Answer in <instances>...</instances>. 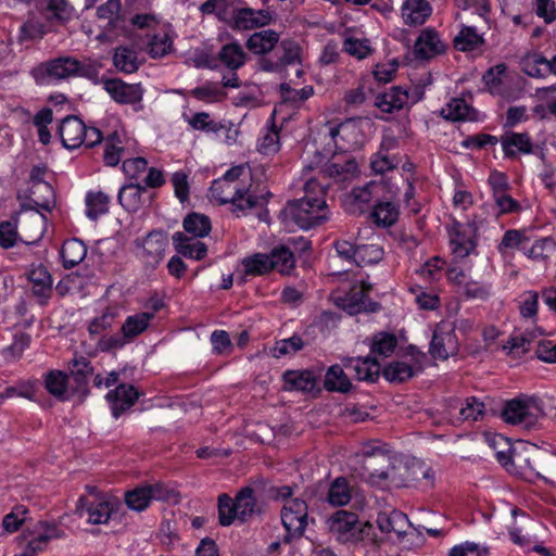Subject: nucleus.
<instances>
[{
    "mask_svg": "<svg viewBox=\"0 0 556 556\" xmlns=\"http://www.w3.org/2000/svg\"><path fill=\"white\" fill-rule=\"evenodd\" d=\"M110 198L103 192L88 193L86 198L87 216L90 219H97L100 215L105 214L109 210Z\"/></svg>",
    "mask_w": 556,
    "mask_h": 556,
    "instance_id": "obj_48",
    "label": "nucleus"
},
{
    "mask_svg": "<svg viewBox=\"0 0 556 556\" xmlns=\"http://www.w3.org/2000/svg\"><path fill=\"white\" fill-rule=\"evenodd\" d=\"M152 319L153 313L142 312L128 316L122 326V332L128 341L132 340L148 328Z\"/></svg>",
    "mask_w": 556,
    "mask_h": 556,
    "instance_id": "obj_36",
    "label": "nucleus"
},
{
    "mask_svg": "<svg viewBox=\"0 0 556 556\" xmlns=\"http://www.w3.org/2000/svg\"><path fill=\"white\" fill-rule=\"evenodd\" d=\"M139 397V392L131 384H119L115 390L106 394L111 403L113 416L118 418L125 410L130 408Z\"/></svg>",
    "mask_w": 556,
    "mask_h": 556,
    "instance_id": "obj_16",
    "label": "nucleus"
},
{
    "mask_svg": "<svg viewBox=\"0 0 556 556\" xmlns=\"http://www.w3.org/2000/svg\"><path fill=\"white\" fill-rule=\"evenodd\" d=\"M258 513L254 490L250 486L242 488L235 498L226 493L218 496V521L223 527L230 526L236 519L244 522Z\"/></svg>",
    "mask_w": 556,
    "mask_h": 556,
    "instance_id": "obj_2",
    "label": "nucleus"
},
{
    "mask_svg": "<svg viewBox=\"0 0 556 556\" xmlns=\"http://www.w3.org/2000/svg\"><path fill=\"white\" fill-rule=\"evenodd\" d=\"M484 42L475 27L463 26L458 35L454 38V47L459 51H472Z\"/></svg>",
    "mask_w": 556,
    "mask_h": 556,
    "instance_id": "obj_39",
    "label": "nucleus"
},
{
    "mask_svg": "<svg viewBox=\"0 0 556 556\" xmlns=\"http://www.w3.org/2000/svg\"><path fill=\"white\" fill-rule=\"evenodd\" d=\"M287 390L311 392L316 387V377L311 370H288L283 374Z\"/></svg>",
    "mask_w": 556,
    "mask_h": 556,
    "instance_id": "obj_26",
    "label": "nucleus"
},
{
    "mask_svg": "<svg viewBox=\"0 0 556 556\" xmlns=\"http://www.w3.org/2000/svg\"><path fill=\"white\" fill-rule=\"evenodd\" d=\"M281 522L287 531L286 542L300 538L307 526V505L300 498L285 502L281 508Z\"/></svg>",
    "mask_w": 556,
    "mask_h": 556,
    "instance_id": "obj_8",
    "label": "nucleus"
},
{
    "mask_svg": "<svg viewBox=\"0 0 556 556\" xmlns=\"http://www.w3.org/2000/svg\"><path fill=\"white\" fill-rule=\"evenodd\" d=\"M242 265L247 275H265L273 270L270 256L265 253H255L252 256L245 257L242 261Z\"/></svg>",
    "mask_w": 556,
    "mask_h": 556,
    "instance_id": "obj_44",
    "label": "nucleus"
},
{
    "mask_svg": "<svg viewBox=\"0 0 556 556\" xmlns=\"http://www.w3.org/2000/svg\"><path fill=\"white\" fill-rule=\"evenodd\" d=\"M173 47V41L166 33L154 34L149 43L148 52L152 58H162L169 53Z\"/></svg>",
    "mask_w": 556,
    "mask_h": 556,
    "instance_id": "obj_55",
    "label": "nucleus"
},
{
    "mask_svg": "<svg viewBox=\"0 0 556 556\" xmlns=\"http://www.w3.org/2000/svg\"><path fill=\"white\" fill-rule=\"evenodd\" d=\"M489 447L494 452L496 459L507 466V459L513 448L509 440L502 434H488L485 437Z\"/></svg>",
    "mask_w": 556,
    "mask_h": 556,
    "instance_id": "obj_45",
    "label": "nucleus"
},
{
    "mask_svg": "<svg viewBox=\"0 0 556 556\" xmlns=\"http://www.w3.org/2000/svg\"><path fill=\"white\" fill-rule=\"evenodd\" d=\"M543 416L542 402L534 396L510 400L502 410V417L506 424L527 431L535 429Z\"/></svg>",
    "mask_w": 556,
    "mask_h": 556,
    "instance_id": "obj_3",
    "label": "nucleus"
},
{
    "mask_svg": "<svg viewBox=\"0 0 556 556\" xmlns=\"http://www.w3.org/2000/svg\"><path fill=\"white\" fill-rule=\"evenodd\" d=\"M279 218L286 227L298 226L307 230L328 219L327 203L324 198L311 197L289 201Z\"/></svg>",
    "mask_w": 556,
    "mask_h": 556,
    "instance_id": "obj_1",
    "label": "nucleus"
},
{
    "mask_svg": "<svg viewBox=\"0 0 556 556\" xmlns=\"http://www.w3.org/2000/svg\"><path fill=\"white\" fill-rule=\"evenodd\" d=\"M231 27L238 30L254 29V9L242 8L233 10Z\"/></svg>",
    "mask_w": 556,
    "mask_h": 556,
    "instance_id": "obj_61",
    "label": "nucleus"
},
{
    "mask_svg": "<svg viewBox=\"0 0 556 556\" xmlns=\"http://www.w3.org/2000/svg\"><path fill=\"white\" fill-rule=\"evenodd\" d=\"M104 90L119 104H137L142 101L143 89L139 84H126L119 78L102 80Z\"/></svg>",
    "mask_w": 556,
    "mask_h": 556,
    "instance_id": "obj_12",
    "label": "nucleus"
},
{
    "mask_svg": "<svg viewBox=\"0 0 556 556\" xmlns=\"http://www.w3.org/2000/svg\"><path fill=\"white\" fill-rule=\"evenodd\" d=\"M324 387L328 391L346 393L350 391L352 383L340 365H332L326 372Z\"/></svg>",
    "mask_w": 556,
    "mask_h": 556,
    "instance_id": "obj_34",
    "label": "nucleus"
},
{
    "mask_svg": "<svg viewBox=\"0 0 556 556\" xmlns=\"http://www.w3.org/2000/svg\"><path fill=\"white\" fill-rule=\"evenodd\" d=\"M343 305L350 315H356L361 312H377L380 307L377 302L369 299L364 286L351 290L346 294Z\"/></svg>",
    "mask_w": 556,
    "mask_h": 556,
    "instance_id": "obj_23",
    "label": "nucleus"
},
{
    "mask_svg": "<svg viewBox=\"0 0 556 556\" xmlns=\"http://www.w3.org/2000/svg\"><path fill=\"white\" fill-rule=\"evenodd\" d=\"M389 479V484L400 486H410L422 484L424 488L433 485V471L420 463L405 464L403 462H393L390 471H380Z\"/></svg>",
    "mask_w": 556,
    "mask_h": 556,
    "instance_id": "obj_6",
    "label": "nucleus"
},
{
    "mask_svg": "<svg viewBox=\"0 0 556 556\" xmlns=\"http://www.w3.org/2000/svg\"><path fill=\"white\" fill-rule=\"evenodd\" d=\"M146 187L139 184H129L121 188L118 192V202L128 212H137L143 204V194Z\"/></svg>",
    "mask_w": 556,
    "mask_h": 556,
    "instance_id": "obj_27",
    "label": "nucleus"
},
{
    "mask_svg": "<svg viewBox=\"0 0 556 556\" xmlns=\"http://www.w3.org/2000/svg\"><path fill=\"white\" fill-rule=\"evenodd\" d=\"M544 457L545 453L536 445L520 442L516 446H513L507 459V466L505 467L528 480L542 478Z\"/></svg>",
    "mask_w": 556,
    "mask_h": 556,
    "instance_id": "obj_4",
    "label": "nucleus"
},
{
    "mask_svg": "<svg viewBox=\"0 0 556 556\" xmlns=\"http://www.w3.org/2000/svg\"><path fill=\"white\" fill-rule=\"evenodd\" d=\"M217 58L232 72L242 67L247 62V53L238 42L224 45L219 50Z\"/></svg>",
    "mask_w": 556,
    "mask_h": 556,
    "instance_id": "obj_28",
    "label": "nucleus"
},
{
    "mask_svg": "<svg viewBox=\"0 0 556 556\" xmlns=\"http://www.w3.org/2000/svg\"><path fill=\"white\" fill-rule=\"evenodd\" d=\"M458 350V341L453 330H434L429 348V353L433 358L445 361L450 355H454Z\"/></svg>",
    "mask_w": 556,
    "mask_h": 556,
    "instance_id": "obj_14",
    "label": "nucleus"
},
{
    "mask_svg": "<svg viewBox=\"0 0 556 556\" xmlns=\"http://www.w3.org/2000/svg\"><path fill=\"white\" fill-rule=\"evenodd\" d=\"M113 63L119 72L126 74L135 73L139 68L137 53L128 47H117L115 49Z\"/></svg>",
    "mask_w": 556,
    "mask_h": 556,
    "instance_id": "obj_37",
    "label": "nucleus"
},
{
    "mask_svg": "<svg viewBox=\"0 0 556 556\" xmlns=\"http://www.w3.org/2000/svg\"><path fill=\"white\" fill-rule=\"evenodd\" d=\"M173 244L177 253L197 261L202 260L207 253V248L203 242L180 231L173 236Z\"/></svg>",
    "mask_w": 556,
    "mask_h": 556,
    "instance_id": "obj_22",
    "label": "nucleus"
},
{
    "mask_svg": "<svg viewBox=\"0 0 556 556\" xmlns=\"http://www.w3.org/2000/svg\"><path fill=\"white\" fill-rule=\"evenodd\" d=\"M137 255L147 267L155 268L164 257L167 236L164 231L152 230L143 239L135 241Z\"/></svg>",
    "mask_w": 556,
    "mask_h": 556,
    "instance_id": "obj_10",
    "label": "nucleus"
},
{
    "mask_svg": "<svg viewBox=\"0 0 556 556\" xmlns=\"http://www.w3.org/2000/svg\"><path fill=\"white\" fill-rule=\"evenodd\" d=\"M352 498V488L344 477L336 478L329 485L327 501L331 506H345Z\"/></svg>",
    "mask_w": 556,
    "mask_h": 556,
    "instance_id": "obj_31",
    "label": "nucleus"
},
{
    "mask_svg": "<svg viewBox=\"0 0 556 556\" xmlns=\"http://www.w3.org/2000/svg\"><path fill=\"white\" fill-rule=\"evenodd\" d=\"M383 376L391 382H404L414 376V369L405 362L395 361L383 369Z\"/></svg>",
    "mask_w": 556,
    "mask_h": 556,
    "instance_id": "obj_47",
    "label": "nucleus"
},
{
    "mask_svg": "<svg viewBox=\"0 0 556 556\" xmlns=\"http://www.w3.org/2000/svg\"><path fill=\"white\" fill-rule=\"evenodd\" d=\"M376 522L381 532H394L400 539L407 534L408 528H412L407 516L399 510L379 513Z\"/></svg>",
    "mask_w": 556,
    "mask_h": 556,
    "instance_id": "obj_21",
    "label": "nucleus"
},
{
    "mask_svg": "<svg viewBox=\"0 0 556 556\" xmlns=\"http://www.w3.org/2000/svg\"><path fill=\"white\" fill-rule=\"evenodd\" d=\"M244 187L240 184H231L223 179L216 180L211 187L212 195L220 203H231L239 192H243Z\"/></svg>",
    "mask_w": 556,
    "mask_h": 556,
    "instance_id": "obj_41",
    "label": "nucleus"
},
{
    "mask_svg": "<svg viewBox=\"0 0 556 556\" xmlns=\"http://www.w3.org/2000/svg\"><path fill=\"white\" fill-rule=\"evenodd\" d=\"M331 534L341 543H357L371 535L372 525L361 522L352 511L338 510L328 519Z\"/></svg>",
    "mask_w": 556,
    "mask_h": 556,
    "instance_id": "obj_5",
    "label": "nucleus"
},
{
    "mask_svg": "<svg viewBox=\"0 0 556 556\" xmlns=\"http://www.w3.org/2000/svg\"><path fill=\"white\" fill-rule=\"evenodd\" d=\"M125 503L128 506V508L132 510H144L151 503L149 497V491L147 490L146 484L137 486L134 490L127 491L125 493Z\"/></svg>",
    "mask_w": 556,
    "mask_h": 556,
    "instance_id": "obj_51",
    "label": "nucleus"
},
{
    "mask_svg": "<svg viewBox=\"0 0 556 556\" xmlns=\"http://www.w3.org/2000/svg\"><path fill=\"white\" fill-rule=\"evenodd\" d=\"M484 403L477 397H468L465 405L459 408V415L463 420L476 421L484 415Z\"/></svg>",
    "mask_w": 556,
    "mask_h": 556,
    "instance_id": "obj_60",
    "label": "nucleus"
},
{
    "mask_svg": "<svg viewBox=\"0 0 556 556\" xmlns=\"http://www.w3.org/2000/svg\"><path fill=\"white\" fill-rule=\"evenodd\" d=\"M408 102L407 90L401 87L391 88L389 91L379 93L376 97L375 105L382 112L392 113L404 108Z\"/></svg>",
    "mask_w": 556,
    "mask_h": 556,
    "instance_id": "obj_25",
    "label": "nucleus"
},
{
    "mask_svg": "<svg viewBox=\"0 0 556 556\" xmlns=\"http://www.w3.org/2000/svg\"><path fill=\"white\" fill-rule=\"evenodd\" d=\"M445 51V45L434 28H425L414 46V54L420 60H430Z\"/></svg>",
    "mask_w": 556,
    "mask_h": 556,
    "instance_id": "obj_13",
    "label": "nucleus"
},
{
    "mask_svg": "<svg viewBox=\"0 0 556 556\" xmlns=\"http://www.w3.org/2000/svg\"><path fill=\"white\" fill-rule=\"evenodd\" d=\"M17 222L4 220L0 223V247L3 249L12 248L17 239H20V232H17Z\"/></svg>",
    "mask_w": 556,
    "mask_h": 556,
    "instance_id": "obj_63",
    "label": "nucleus"
},
{
    "mask_svg": "<svg viewBox=\"0 0 556 556\" xmlns=\"http://www.w3.org/2000/svg\"><path fill=\"white\" fill-rule=\"evenodd\" d=\"M121 135L117 131L110 134L105 140L104 161L109 166H115L119 163L122 152L124 151Z\"/></svg>",
    "mask_w": 556,
    "mask_h": 556,
    "instance_id": "obj_49",
    "label": "nucleus"
},
{
    "mask_svg": "<svg viewBox=\"0 0 556 556\" xmlns=\"http://www.w3.org/2000/svg\"><path fill=\"white\" fill-rule=\"evenodd\" d=\"M68 369L78 388L86 387L93 374L91 363L84 356L73 358L68 364Z\"/></svg>",
    "mask_w": 556,
    "mask_h": 556,
    "instance_id": "obj_42",
    "label": "nucleus"
},
{
    "mask_svg": "<svg viewBox=\"0 0 556 556\" xmlns=\"http://www.w3.org/2000/svg\"><path fill=\"white\" fill-rule=\"evenodd\" d=\"M273 262V270H277L282 275H288L295 266L293 252L286 245L275 248L269 253Z\"/></svg>",
    "mask_w": 556,
    "mask_h": 556,
    "instance_id": "obj_38",
    "label": "nucleus"
},
{
    "mask_svg": "<svg viewBox=\"0 0 556 556\" xmlns=\"http://www.w3.org/2000/svg\"><path fill=\"white\" fill-rule=\"evenodd\" d=\"M87 255L86 244L76 238L66 240L61 249V256L63 266L65 268H73L78 265Z\"/></svg>",
    "mask_w": 556,
    "mask_h": 556,
    "instance_id": "obj_29",
    "label": "nucleus"
},
{
    "mask_svg": "<svg viewBox=\"0 0 556 556\" xmlns=\"http://www.w3.org/2000/svg\"><path fill=\"white\" fill-rule=\"evenodd\" d=\"M121 0H106V2L97 8V16L100 20H106L111 27H116L121 21Z\"/></svg>",
    "mask_w": 556,
    "mask_h": 556,
    "instance_id": "obj_53",
    "label": "nucleus"
},
{
    "mask_svg": "<svg viewBox=\"0 0 556 556\" xmlns=\"http://www.w3.org/2000/svg\"><path fill=\"white\" fill-rule=\"evenodd\" d=\"M432 8L426 0H406L402 5V16L406 25L424 24L431 15Z\"/></svg>",
    "mask_w": 556,
    "mask_h": 556,
    "instance_id": "obj_24",
    "label": "nucleus"
},
{
    "mask_svg": "<svg viewBox=\"0 0 556 556\" xmlns=\"http://www.w3.org/2000/svg\"><path fill=\"white\" fill-rule=\"evenodd\" d=\"M470 106L464 99H452L441 110V114L444 118L450 121H464L470 118Z\"/></svg>",
    "mask_w": 556,
    "mask_h": 556,
    "instance_id": "obj_46",
    "label": "nucleus"
},
{
    "mask_svg": "<svg viewBox=\"0 0 556 556\" xmlns=\"http://www.w3.org/2000/svg\"><path fill=\"white\" fill-rule=\"evenodd\" d=\"M36 207L27 208L25 204L22 205V211L17 215V226L20 227V240L26 244H34L38 242L46 230L47 218L39 211H50L51 202L49 200L42 203L35 202Z\"/></svg>",
    "mask_w": 556,
    "mask_h": 556,
    "instance_id": "obj_7",
    "label": "nucleus"
},
{
    "mask_svg": "<svg viewBox=\"0 0 556 556\" xmlns=\"http://www.w3.org/2000/svg\"><path fill=\"white\" fill-rule=\"evenodd\" d=\"M334 250L337 255L348 263L351 266H356L357 260V248L358 244H355L345 239H338L333 242Z\"/></svg>",
    "mask_w": 556,
    "mask_h": 556,
    "instance_id": "obj_59",
    "label": "nucleus"
},
{
    "mask_svg": "<svg viewBox=\"0 0 556 556\" xmlns=\"http://www.w3.org/2000/svg\"><path fill=\"white\" fill-rule=\"evenodd\" d=\"M73 7L66 0H49L46 14L49 20L67 21L73 16Z\"/></svg>",
    "mask_w": 556,
    "mask_h": 556,
    "instance_id": "obj_57",
    "label": "nucleus"
},
{
    "mask_svg": "<svg viewBox=\"0 0 556 556\" xmlns=\"http://www.w3.org/2000/svg\"><path fill=\"white\" fill-rule=\"evenodd\" d=\"M47 75L54 79H64L76 74L78 61L74 58H59L42 65Z\"/></svg>",
    "mask_w": 556,
    "mask_h": 556,
    "instance_id": "obj_30",
    "label": "nucleus"
},
{
    "mask_svg": "<svg viewBox=\"0 0 556 556\" xmlns=\"http://www.w3.org/2000/svg\"><path fill=\"white\" fill-rule=\"evenodd\" d=\"M358 170L357 162L352 156L336 155L327 162L323 172L337 180L344 181L354 176Z\"/></svg>",
    "mask_w": 556,
    "mask_h": 556,
    "instance_id": "obj_19",
    "label": "nucleus"
},
{
    "mask_svg": "<svg viewBox=\"0 0 556 556\" xmlns=\"http://www.w3.org/2000/svg\"><path fill=\"white\" fill-rule=\"evenodd\" d=\"M192 97L205 102L219 101L224 96V91L216 85L207 83L201 87H197L191 91Z\"/></svg>",
    "mask_w": 556,
    "mask_h": 556,
    "instance_id": "obj_64",
    "label": "nucleus"
},
{
    "mask_svg": "<svg viewBox=\"0 0 556 556\" xmlns=\"http://www.w3.org/2000/svg\"><path fill=\"white\" fill-rule=\"evenodd\" d=\"M521 70L531 77H545L549 74L548 60L539 53H527L520 61Z\"/></svg>",
    "mask_w": 556,
    "mask_h": 556,
    "instance_id": "obj_33",
    "label": "nucleus"
},
{
    "mask_svg": "<svg viewBox=\"0 0 556 556\" xmlns=\"http://www.w3.org/2000/svg\"><path fill=\"white\" fill-rule=\"evenodd\" d=\"M356 266H366L380 262L383 250L378 244H358Z\"/></svg>",
    "mask_w": 556,
    "mask_h": 556,
    "instance_id": "obj_52",
    "label": "nucleus"
},
{
    "mask_svg": "<svg viewBox=\"0 0 556 556\" xmlns=\"http://www.w3.org/2000/svg\"><path fill=\"white\" fill-rule=\"evenodd\" d=\"M397 345V339L392 333L380 332L372 339L371 353L383 357L390 356Z\"/></svg>",
    "mask_w": 556,
    "mask_h": 556,
    "instance_id": "obj_50",
    "label": "nucleus"
},
{
    "mask_svg": "<svg viewBox=\"0 0 556 556\" xmlns=\"http://www.w3.org/2000/svg\"><path fill=\"white\" fill-rule=\"evenodd\" d=\"M279 49L281 50L282 54L278 60L281 63L282 70L288 65L301 63V48L295 41L282 40L279 43Z\"/></svg>",
    "mask_w": 556,
    "mask_h": 556,
    "instance_id": "obj_56",
    "label": "nucleus"
},
{
    "mask_svg": "<svg viewBox=\"0 0 556 556\" xmlns=\"http://www.w3.org/2000/svg\"><path fill=\"white\" fill-rule=\"evenodd\" d=\"M502 146L505 154L509 157L516 155L517 152L530 153L532 151V143L528 134H509L502 137Z\"/></svg>",
    "mask_w": 556,
    "mask_h": 556,
    "instance_id": "obj_35",
    "label": "nucleus"
},
{
    "mask_svg": "<svg viewBox=\"0 0 556 556\" xmlns=\"http://www.w3.org/2000/svg\"><path fill=\"white\" fill-rule=\"evenodd\" d=\"M371 217L376 225L390 227L399 218V207L391 201H379L374 206Z\"/></svg>",
    "mask_w": 556,
    "mask_h": 556,
    "instance_id": "obj_32",
    "label": "nucleus"
},
{
    "mask_svg": "<svg viewBox=\"0 0 556 556\" xmlns=\"http://www.w3.org/2000/svg\"><path fill=\"white\" fill-rule=\"evenodd\" d=\"M342 362L345 368L354 370L358 380L374 382L380 375V365L375 357H346Z\"/></svg>",
    "mask_w": 556,
    "mask_h": 556,
    "instance_id": "obj_18",
    "label": "nucleus"
},
{
    "mask_svg": "<svg viewBox=\"0 0 556 556\" xmlns=\"http://www.w3.org/2000/svg\"><path fill=\"white\" fill-rule=\"evenodd\" d=\"M114 510L115 503L112 501L99 498L90 502L87 497L80 496L75 514L80 518L87 516V522L90 525H103L110 520Z\"/></svg>",
    "mask_w": 556,
    "mask_h": 556,
    "instance_id": "obj_11",
    "label": "nucleus"
},
{
    "mask_svg": "<svg viewBox=\"0 0 556 556\" xmlns=\"http://www.w3.org/2000/svg\"><path fill=\"white\" fill-rule=\"evenodd\" d=\"M363 466L367 473L369 481L374 484H381L387 482L389 479L383 475H379L380 471H390L393 462L390 456L381 446L367 445L363 448Z\"/></svg>",
    "mask_w": 556,
    "mask_h": 556,
    "instance_id": "obj_9",
    "label": "nucleus"
},
{
    "mask_svg": "<svg viewBox=\"0 0 556 556\" xmlns=\"http://www.w3.org/2000/svg\"><path fill=\"white\" fill-rule=\"evenodd\" d=\"M184 229L194 238H203L211 231L210 218L203 214L191 213L184 219Z\"/></svg>",
    "mask_w": 556,
    "mask_h": 556,
    "instance_id": "obj_40",
    "label": "nucleus"
},
{
    "mask_svg": "<svg viewBox=\"0 0 556 556\" xmlns=\"http://www.w3.org/2000/svg\"><path fill=\"white\" fill-rule=\"evenodd\" d=\"M370 164L375 173L383 174L388 170L397 167V165L400 164V160L395 154L383 153V151H378L374 155Z\"/></svg>",
    "mask_w": 556,
    "mask_h": 556,
    "instance_id": "obj_58",
    "label": "nucleus"
},
{
    "mask_svg": "<svg viewBox=\"0 0 556 556\" xmlns=\"http://www.w3.org/2000/svg\"><path fill=\"white\" fill-rule=\"evenodd\" d=\"M59 134L66 149H76L84 143L86 125L76 116H67L62 119Z\"/></svg>",
    "mask_w": 556,
    "mask_h": 556,
    "instance_id": "obj_15",
    "label": "nucleus"
},
{
    "mask_svg": "<svg viewBox=\"0 0 556 556\" xmlns=\"http://www.w3.org/2000/svg\"><path fill=\"white\" fill-rule=\"evenodd\" d=\"M280 43L279 33L273 29H264L252 34L245 47L249 51L257 55H265L271 52Z\"/></svg>",
    "mask_w": 556,
    "mask_h": 556,
    "instance_id": "obj_20",
    "label": "nucleus"
},
{
    "mask_svg": "<svg viewBox=\"0 0 556 556\" xmlns=\"http://www.w3.org/2000/svg\"><path fill=\"white\" fill-rule=\"evenodd\" d=\"M383 190L381 184L370 181L364 187L354 188L346 199L348 210L352 214H362L366 205Z\"/></svg>",
    "mask_w": 556,
    "mask_h": 556,
    "instance_id": "obj_17",
    "label": "nucleus"
},
{
    "mask_svg": "<svg viewBox=\"0 0 556 556\" xmlns=\"http://www.w3.org/2000/svg\"><path fill=\"white\" fill-rule=\"evenodd\" d=\"M266 203L267 199L265 195L257 197L251 193L249 189L244 187V191L239 192L235 198V201H232L230 204L232 205L233 212L245 214L249 210L265 206Z\"/></svg>",
    "mask_w": 556,
    "mask_h": 556,
    "instance_id": "obj_43",
    "label": "nucleus"
},
{
    "mask_svg": "<svg viewBox=\"0 0 556 556\" xmlns=\"http://www.w3.org/2000/svg\"><path fill=\"white\" fill-rule=\"evenodd\" d=\"M304 343L301 337L292 336L289 339H283L276 342L273 349V355L275 357H281L283 355L295 354L303 348Z\"/></svg>",
    "mask_w": 556,
    "mask_h": 556,
    "instance_id": "obj_62",
    "label": "nucleus"
},
{
    "mask_svg": "<svg viewBox=\"0 0 556 556\" xmlns=\"http://www.w3.org/2000/svg\"><path fill=\"white\" fill-rule=\"evenodd\" d=\"M67 377L60 370H52L47 374L45 386L50 394L58 399H63L66 392Z\"/></svg>",
    "mask_w": 556,
    "mask_h": 556,
    "instance_id": "obj_54",
    "label": "nucleus"
}]
</instances>
